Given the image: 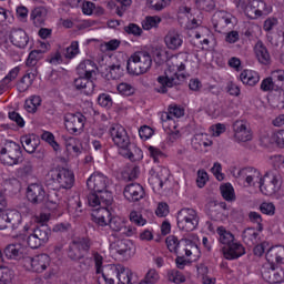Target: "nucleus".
I'll return each instance as SVG.
<instances>
[{"mask_svg": "<svg viewBox=\"0 0 284 284\" xmlns=\"http://www.w3.org/2000/svg\"><path fill=\"white\" fill-rule=\"evenodd\" d=\"M106 77L116 81V79H121L123 77V67L121 64H111L106 68Z\"/></svg>", "mask_w": 284, "mask_h": 284, "instance_id": "43", "label": "nucleus"}, {"mask_svg": "<svg viewBox=\"0 0 284 284\" xmlns=\"http://www.w3.org/2000/svg\"><path fill=\"white\" fill-rule=\"evenodd\" d=\"M220 192L224 201L232 203L236 201V194L234 193V186L231 183H224L220 186Z\"/></svg>", "mask_w": 284, "mask_h": 284, "instance_id": "37", "label": "nucleus"}, {"mask_svg": "<svg viewBox=\"0 0 284 284\" xmlns=\"http://www.w3.org/2000/svg\"><path fill=\"white\" fill-rule=\"evenodd\" d=\"M242 10H244L248 19H258L260 17L257 9L254 7V0L247 3Z\"/></svg>", "mask_w": 284, "mask_h": 284, "instance_id": "55", "label": "nucleus"}, {"mask_svg": "<svg viewBox=\"0 0 284 284\" xmlns=\"http://www.w3.org/2000/svg\"><path fill=\"white\" fill-rule=\"evenodd\" d=\"M111 219L110 206H101L97 210L95 214H92L93 223H97L100 227H105Z\"/></svg>", "mask_w": 284, "mask_h": 284, "instance_id": "21", "label": "nucleus"}, {"mask_svg": "<svg viewBox=\"0 0 284 284\" xmlns=\"http://www.w3.org/2000/svg\"><path fill=\"white\" fill-rule=\"evenodd\" d=\"M162 19L159 16H148L142 21L143 30H152V28H159V23H161Z\"/></svg>", "mask_w": 284, "mask_h": 284, "instance_id": "44", "label": "nucleus"}, {"mask_svg": "<svg viewBox=\"0 0 284 284\" xmlns=\"http://www.w3.org/2000/svg\"><path fill=\"white\" fill-rule=\"evenodd\" d=\"M233 132L236 141L242 143L252 141V130L250 129V125L243 122V120H237L233 123Z\"/></svg>", "mask_w": 284, "mask_h": 284, "instance_id": "15", "label": "nucleus"}, {"mask_svg": "<svg viewBox=\"0 0 284 284\" xmlns=\"http://www.w3.org/2000/svg\"><path fill=\"white\" fill-rule=\"evenodd\" d=\"M24 263L30 265L33 272L41 274L50 266V256L48 254H40L34 257L27 256L24 257Z\"/></svg>", "mask_w": 284, "mask_h": 284, "instance_id": "12", "label": "nucleus"}, {"mask_svg": "<svg viewBox=\"0 0 284 284\" xmlns=\"http://www.w3.org/2000/svg\"><path fill=\"white\" fill-rule=\"evenodd\" d=\"M41 139H42V141H45V143L51 145V148H53L54 152H59V150H61V145L57 143V140H54V134L52 132L44 131L41 134Z\"/></svg>", "mask_w": 284, "mask_h": 284, "instance_id": "46", "label": "nucleus"}, {"mask_svg": "<svg viewBox=\"0 0 284 284\" xmlns=\"http://www.w3.org/2000/svg\"><path fill=\"white\" fill-rule=\"evenodd\" d=\"M98 103L101 108H106L109 110V108H112V97H110V94L102 93L98 98Z\"/></svg>", "mask_w": 284, "mask_h": 284, "instance_id": "63", "label": "nucleus"}, {"mask_svg": "<svg viewBox=\"0 0 284 284\" xmlns=\"http://www.w3.org/2000/svg\"><path fill=\"white\" fill-rule=\"evenodd\" d=\"M237 178L244 180L250 186L254 185V179H258V181L262 179L261 172L252 166L241 169L237 172Z\"/></svg>", "mask_w": 284, "mask_h": 284, "instance_id": "23", "label": "nucleus"}, {"mask_svg": "<svg viewBox=\"0 0 284 284\" xmlns=\"http://www.w3.org/2000/svg\"><path fill=\"white\" fill-rule=\"evenodd\" d=\"M266 265H271V267H274V265H281L284 261V246L283 245H276L272 246L266 252Z\"/></svg>", "mask_w": 284, "mask_h": 284, "instance_id": "17", "label": "nucleus"}, {"mask_svg": "<svg viewBox=\"0 0 284 284\" xmlns=\"http://www.w3.org/2000/svg\"><path fill=\"white\" fill-rule=\"evenodd\" d=\"M74 245H77V247L79 250H81V252H90V247H92V240H90V237L88 236H83V237H77L73 241H71Z\"/></svg>", "mask_w": 284, "mask_h": 284, "instance_id": "42", "label": "nucleus"}, {"mask_svg": "<svg viewBox=\"0 0 284 284\" xmlns=\"http://www.w3.org/2000/svg\"><path fill=\"white\" fill-rule=\"evenodd\" d=\"M45 185L51 190H72L74 172L65 168L51 169L45 175Z\"/></svg>", "mask_w": 284, "mask_h": 284, "instance_id": "2", "label": "nucleus"}, {"mask_svg": "<svg viewBox=\"0 0 284 284\" xmlns=\"http://www.w3.org/2000/svg\"><path fill=\"white\" fill-rule=\"evenodd\" d=\"M21 145L28 154H34L37 148L41 145V139L37 134H26L20 138Z\"/></svg>", "mask_w": 284, "mask_h": 284, "instance_id": "20", "label": "nucleus"}, {"mask_svg": "<svg viewBox=\"0 0 284 284\" xmlns=\"http://www.w3.org/2000/svg\"><path fill=\"white\" fill-rule=\"evenodd\" d=\"M258 183L261 192L266 196L274 194V192L278 190V179L272 173H265V175L260 179Z\"/></svg>", "mask_w": 284, "mask_h": 284, "instance_id": "13", "label": "nucleus"}, {"mask_svg": "<svg viewBox=\"0 0 284 284\" xmlns=\"http://www.w3.org/2000/svg\"><path fill=\"white\" fill-rule=\"evenodd\" d=\"M126 72L133 74V77H139L140 74H145V70L141 67L140 62L132 60V55L126 62Z\"/></svg>", "mask_w": 284, "mask_h": 284, "instance_id": "38", "label": "nucleus"}, {"mask_svg": "<svg viewBox=\"0 0 284 284\" xmlns=\"http://www.w3.org/2000/svg\"><path fill=\"white\" fill-rule=\"evenodd\" d=\"M181 79H185L184 74H179L174 68L169 67L164 71L163 75L158 77V83H160V94H168V88H174V85H181Z\"/></svg>", "mask_w": 284, "mask_h": 284, "instance_id": "4", "label": "nucleus"}, {"mask_svg": "<svg viewBox=\"0 0 284 284\" xmlns=\"http://www.w3.org/2000/svg\"><path fill=\"white\" fill-rule=\"evenodd\" d=\"M6 148H8V154H11V156H22L21 145H19L17 142L7 141Z\"/></svg>", "mask_w": 284, "mask_h": 284, "instance_id": "53", "label": "nucleus"}, {"mask_svg": "<svg viewBox=\"0 0 284 284\" xmlns=\"http://www.w3.org/2000/svg\"><path fill=\"white\" fill-rule=\"evenodd\" d=\"M19 67L13 68L0 82V92L6 88V85H9L19 77Z\"/></svg>", "mask_w": 284, "mask_h": 284, "instance_id": "45", "label": "nucleus"}, {"mask_svg": "<svg viewBox=\"0 0 284 284\" xmlns=\"http://www.w3.org/2000/svg\"><path fill=\"white\" fill-rule=\"evenodd\" d=\"M124 32H126V34H133V37H141V34H143V29L136 23H129L124 27Z\"/></svg>", "mask_w": 284, "mask_h": 284, "instance_id": "59", "label": "nucleus"}, {"mask_svg": "<svg viewBox=\"0 0 284 284\" xmlns=\"http://www.w3.org/2000/svg\"><path fill=\"white\" fill-rule=\"evenodd\" d=\"M88 203L91 207H110L114 203V195L109 189L98 191L97 193H89Z\"/></svg>", "mask_w": 284, "mask_h": 284, "instance_id": "6", "label": "nucleus"}, {"mask_svg": "<svg viewBox=\"0 0 284 284\" xmlns=\"http://www.w3.org/2000/svg\"><path fill=\"white\" fill-rule=\"evenodd\" d=\"M53 194H54V196H52V194L45 193V201H44V203H42L50 210H57V207L59 205V197L57 196V193H53Z\"/></svg>", "mask_w": 284, "mask_h": 284, "instance_id": "57", "label": "nucleus"}, {"mask_svg": "<svg viewBox=\"0 0 284 284\" xmlns=\"http://www.w3.org/2000/svg\"><path fill=\"white\" fill-rule=\"evenodd\" d=\"M77 72L79 77L93 79V77H97V72H99V67L92 60H84L78 65Z\"/></svg>", "mask_w": 284, "mask_h": 284, "instance_id": "19", "label": "nucleus"}, {"mask_svg": "<svg viewBox=\"0 0 284 284\" xmlns=\"http://www.w3.org/2000/svg\"><path fill=\"white\" fill-rule=\"evenodd\" d=\"M64 125L69 134H74L79 136L83 132L85 126V115L81 112L78 113H67L64 115Z\"/></svg>", "mask_w": 284, "mask_h": 284, "instance_id": "7", "label": "nucleus"}, {"mask_svg": "<svg viewBox=\"0 0 284 284\" xmlns=\"http://www.w3.org/2000/svg\"><path fill=\"white\" fill-rule=\"evenodd\" d=\"M48 17V9L44 7L34 8L31 12V19L37 28L45 26V19Z\"/></svg>", "mask_w": 284, "mask_h": 284, "instance_id": "31", "label": "nucleus"}, {"mask_svg": "<svg viewBox=\"0 0 284 284\" xmlns=\"http://www.w3.org/2000/svg\"><path fill=\"white\" fill-rule=\"evenodd\" d=\"M116 90L123 97H132V94L136 92V90L134 89V87H132V84L125 83V82L120 83Z\"/></svg>", "mask_w": 284, "mask_h": 284, "instance_id": "50", "label": "nucleus"}, {"mask_svg": "<svg viewBox=\"0 0 284 284\" xmlns=\"http://www.w3.org/2000/svg\"><path fill=\"white\" fill-rule=\"evenodd\" d=\"M3 254L6 258L19 261V258H23V252L21 248L17 247L16 244H9L6 246Z\"/></svg>", "mask_w": 284, "mask_h": 284, "instance_id": "35", "label": "nucleus"}, {"mask_svg": "<svg viewBox=\"0 0 284 284\" xmlns=\"http://www.w3.org/2000/svg\"><path fill=\"white\" fill-rule=\"evenodd\" d=\"M43 52L42 50H33L29 53V57L27 59V65L29 68H32L33 65H37V61L43 59Z\"/></svg>", "mask_w": 284, "mask_h": 284, "instance_id": "48", "label": "nucleus"}, {"mask_svg": "<svg viewBox=\"0 0 284 284\" xmlns=\"http://www.w3.org/2000/svg\"><path fill=\"white\" fill-rule=\"evenodd\" d=\"M67 256L70 258V261H82V258H85V255L81 252V248H79L78 245L73 244L72 242L69 244L67 250Z\"/></svg>", "mask_w": 284, "mask_h": 284, "instance_id": "40", "label": "nucleus"}, {"mask_svg": "<svg viewBox=\"0 0 284 284\" xmlns=\"http://www.w3.org/2000/svg\"><path fill=\"white\" fill-rule=\"evenodd\" d=\"M262 277L266 283L276 284L283 283L284 281V271L278 268L276 265L265 264L262 270Z\"/></svg>", "mask_w": 284, "mask_h": 284, "instance_id": "11", "label": "nucleus"}, {"mask_svg": "<svg viewBox=\"0 0 284 284\" xmlns=\"http://www.w3.org/2000/svg\"><path fill=\"white\" fill-rule=\"evenodd\" d=\"M183 242L185 243V245H192V240L185 239L179 241V237H176L175 235H170L165 240L168 250L174 252V254H179V245H181V243Z\"/></svg>", "mask_w": 284, "mask_h": 284, "instance_id": "33", "label": "nucleus"}, {"mask_svg": "<svg viewBox=\"0 0 284 284\" xmlns=\"http://www.w3.org/2000/svg\"><path fill=\"white\" fill-rule=\"evenodd\" d=\"M14 271L8 266L4 258L0 260V284H12Z\"/></svg>", "mask_w": 284, "mask_h": 284, "instance_id": "28", "label": "nucleus"}, {"mask_svg": "<svg viewBox=\"0 0 284 284\" xmlns=\"http://www.w3.org/2000/svg\"><path fill=\"white\" fill-rule=\"evenodd\" d=\"M164 42L169 50H179L183 45V39H181V33L175 29H171L164 37Z\"/></svg>", "mask_w": 284, "mask_h": 284, "instance_id": "24", "label": "nucleus"}, {"mask_svg": "<svg viewBox=\"0 0 284 284\" xmlns=\"http://www.w3.org/2000/svg\"><path fill=\"white\" fill-rule=\"evenodd\" d=\"M10 41L16 48H26L28 45L30 38L26 30L23 29H12L10 33Z\"/></svg>", "mask_w": 284, "mask_h": 284, "instance_id": "22", "label": "nucleus"}, {"mask_svg": "<svg viewBox=\"0 0 284 284\" xmlns=\"http://www.w3.org/2000/svg\"><path fill=\"white\" fill-rule=\"evenodd\" d=\"M178 219H199V214L194 209H182L178 212Z\"/></svg>", "mask_w": 284, "mask_h": 284, "instance_id": "58", "label": "nucleus"}, {"mask_svg": "<svg viewBox=\"0 0 284 284\" xmlns=\"http://www.w3.org/2000/svg\"><path fill=\"white\" fill-rule=\"evenodd\" d=\"M195 3L200 10H204L205 12H212L216 8L214 0H196Z\"/></svg>", "mask_w": 284, "mask_h": 284, "instance_id": "51", "label": "nucleus"}, {"mask_svg": "<svg viewBox=\"0 0 284 284\" xmlns=\"http://www.w3.org/2000/svg\"><path fill=\"white\" fill-rule=\"evenodd\" d=\"M73 85L75 90H79L82 94H85L87 97H90L94 93V81H92V78H87L79 75L73 82Z\"/></svg>", "mask_w": 284, "mask_h": 284, "instance_id": "18", "label": "nucleus"}, {"mask_svg": "<svg viewBox=\"0 0 284 284\" xmlns=\"http://www.w3.org/2000/svg\"><path fill=\"white\" fill-rule=\"evenodd\" d=\"M109 134L116 148H120V154L129 161H136L134 154L141 152V149L136 148V144L130 142V135L125 128L120 124H113L109 129Z\"/></svg>", "mask_w": 284, "mask_h": 284, "instance_id": "1", "label": "nucleus"}, {"mask_svg": "<svg viewBox=\"0 0 284 284\" xmlns=\"http://www.w3.org/2000/svg\"><path fill=\"white\" fill-rule=\"evenodd\" d=\"M27 199L32 205L45 203V189L41 183H31L27 187Z\"/></svg>", "mask_w": 284, "mask_h": 284, "instance_id": "9", "label": "nucleus"}, {"mask_svg": "<svg viewBox=\"0 0 284 284\" xmlns=\"http://www.w3.org/2000/svg\"><path fill=\"white\" fill-rule=\"evenodd\" d=\"M19 159H21V155L8 154L0 156L1 163H3V165H9L10 168H12V165H19Z\"/></svg>", "mask_w": 284, "mask_h": 284, "instance_id": "54", "label": "nucleus"}, {"mask_svg": "<svg viewBox=\"0 0 284 284\" xmlns=\"http://www.w3.org/2000/svg\"><path fill=\"white\" fill-rule=\"evenodd\" d=\"M242 237L245 245H247L248 247H254V245L258 243V232H256V229L254 227H248L244 230Z\"/></svg>", "mask_w": 284, "mask_h": 284, "instance_id": "34", "label": "nucleus"}, {"mask_svg": "<svg viewBox=\"0 0 284 284\" xmlns=\"http://www.w3.org/2000/svg\"><path fill=\"white\" fill-rule=\"evenodd\" d=\"M32 232L44 245L50 241V236H52V230L48 224H39L33 227Z\"/></svg>", "mask_w": 284, "mask_h": 284, "instance_id": "32", "label": "nucleus"}, {"mask_svg": "<svg viewBox=\"0 0 284 284\" xmlns=\"http://www.w3.org/2000/svg\"><path fill=\"white\" fill-rule=\"evenodd\" d=\"M223 256L226 261H235L236 258H241L245 254V247L243 244L233 241L232 244L224 246L222 248Z\"/></svg>", "mask_w": 284, "mask_h": 284, "instance_id": "16", "label": "nucleus"}, {"mask_svg": "<svg viewBox=\"0 0 284 284\" xmlns=\"http://www.w3.org/2000/svg\"><path fill=\"white\" fill-rule=\"evenodd\" d=\"M34 79H37V75L34 73L24 74L18 82V91L28 92L29 88L32 85V83H34Z\"/></svg>", "mask_w": 284, "mask_h": 284, "instance_id": "36", "label": "nucleus"}, {"mask_svg": "<svg viewBox=\"0 0 284 284\" xmlns=\"http://www.w3.org/2000/svg\"><path fill=\"white\" fill-rule=\"evenodd\" d=\"M168 6H170V0H150L151 10H156V12H161Z\"/></svg>", "mask_w": 284, "mask_h": 284, "instance_id": "61", "label": "nucleus"}, {"mask_svg": "<svg viewBox=\"0 0 284 284\" xmlns=\"http://www.w3.org/2000/svg\"><path fill=\"white\" fill-rule=\"evenodd\" d=\"M124 197L130 203H136L145 196V190L139 183H131L124 187Z\"/></svg>", "mask_w": 284, "mask_h": 284, "instance_id": "14", "label": "nucleus"}, {"mask_svg": "<svg viewBox=\"0 0 284 284\" xmlns=\"http://www.w3.org/2000/svg\"><path fill=\"white\" fill-rule=\"evenodd\" d=\"M139 174H140L139 166L126 168L122 172V176L126 181H134L135 179H139Z\"/></svg>", "mask_w": 284, "mask_h": 284, "instance_id": "49", "label": "nucleus"}, {"mask_svg": "<svg viewBox=\"0 0 284 284\" xmlns=\"http://www.w3.org/2000/svg\"><path fill=\"white\" fill-rule=\"evenodd\" d=\"M27 243L31 247V250H39V247L43 246L44 244L41 240L34 235V233H30L27 237Z\"/></svg>", "mask_w": 284, "mask_h": 284, "instance_id": "56", "label": "nucleus"}, {"mask_svg": "<svg viewBox=\"0 0 284 284\" xmlns=\"http://www.w3.org/2000/svg\"><path fill=\"white\" fill-rule=\"evenodd\" d=\"M272 141L276 143L277 148H284V130H277L272 135Z\"/></svg>", "mask_w": 284, "mask_h": 284, "instance_id": "64", "label": "nucleus"}, {"mask_svg": "<svg viewBox=\"0 0 284 284\" xmlns=\"http://www.w3.org/2000/svg\"><path fill=\"white\" fill-rule=\"evenodd\" d=\"M79 53V42L73 41L71 42L70 47L65 49L64 57L65 59H74Z\"/></svg>", "mask_w": 284, "mask_h": 284, "instance_id": "60", "label": "nucleus"}, {"mask_svg": "<svg viewBox=\"0 0 284 284\" xmlns=\"http://www.w3.org/2000/svg\"><path fill=\"white\" fill-rule=\"evenodd\" d=\"M108 225L112 230V232H115L111 234L113 239H119L118 233H120V236H134V234H136V229L125 225V221H123V219H121L120 216L111 217Z\"/></svg>", "mask_w": 284, "mask_h": 284, "instance_id": "8", "label": "nucleus"}, {"mask_svg": "<svg viewBox=\"0 0 284 284\" xmlns=\"http://www.w3.org/2000/svg\"><path fill=\"white\" fill-rule=\"evenodd\" d=\"M110 250L113 254H118L122 261H130L136 254V247L132 241L122 239L116 240L110 244Z\"/></svg>", "mask_w": 284, "mask_h": 284, "instance_id": "5", "label": "nucleus"}, {"mask_svg": "<svg viewBox=\"0 0 284 284\" xmlns=\"http://www.w3.org/2000/svg\"><path fill=\"white\" fill-rule=\"evenodd\" d=\"M34 172V165H32V162L27 161L23 163L22 166L17 169L16 175L18 179H28V176H32V173Z\"/></svg>", "mask_w": 284, "mask_h": 284, "instance_id": "41", "label": "nucleus"}, {"mask_svg": "<svg viewBox=\"0 0 284 284\" xmlns=\"http://www.w3.org/2000/svg\"><path fill=\"white\" fill-rule=\"evenodd\" d=\"M155 214L160 219L168 216L170 214V205H168V203H165V202H160L155 210Z\"/></svg>", "mask_w": 284, "mask_h": 284, "instance_id": "62", "label": "nucleus"}, {"mask_svg": "<svg viewBox=\"0 0 284 284\" xmlns=\"http://www.w3.org/2000/svg\"><path fill=\"white\" fill-rule=\"evenodd\" d=\"M110 180L103 173H93L87 180V187L91 191V194H97L103 190H108Z\"/></svg>", "mask_w": 284, "mask_h": 284, "instance_id": "10", "label": "nucleus"}, {"mask_svg": "<svg viewBox=\"0 0 284 284\" xmlns=\"http://www.w3.org/2000/svg\"><path fill=\"white\" fill-rule=\"evenodd\" d=\"M23 216H21V213L19 211L7 212V223L8 230L10 232H17V230H19V227L21 226Z\"/></svg>", "mask_w": 284, "mask_h": 284, "instance_id": "27", "label": "nucleus"}, {"mask_svg": "<svg viewBox=\"0 0 284 284\" xmlns=\"http://www.w3.org/2000/svg\"><path fill=\"white\" fill-rule=\"evenodd\" d=\"M178 227L183 232H194L199 227V217H178Z\"/></svg>", "mask_w": 284, "mask_h": 284, "instance_id": "30", "label": "nucleus"}, {"mask_svg": "<svg viewBox=\"0 0 284 284\" xmlns=\"http://www.w3.org/2000/svg\"><path fill=\"white\" fill-rule=\"evenodd\" d=\"M217 234L220 236L219 241L222 245H226V247L232 245L234 241V234H232V232L225 230L223 226H220L217 227Z\"/></svg>", "mask_w": 284, "mask_h": 284, "instance_id": "39", "label": "nucleus"}, {"mask_svg": "<svg viewBox=\"0 0 284 284\" xmlns=\"http://www.w3.org/2000/svg\"><path fill=\"white\" fill-rule=\"evenodd\" d=\"M253 8H256L260 17H263V14H270L272 12V7H267V3H265L263 0H254Z\"/></svg>", "mask_w": 284, "mask_h": 284, "instance_id": "47", "label": "nucleus"}, {"mask_svg": "<svg viewBox=\"0 0 284 284\" xmlns=\"http://www.w3.org/2000/svg\"><path fill=\"white\" fill-rule=\"evenodd\" d=\"M115 1L118 3L115 14H118V17H123V14H125V12L128 11V8L132 6V0H115Z\"/></svg>", "mask_w": 284, "mask_h": 284, "instance_id": "52", "label": "nucleus"}, {"mask_svg": "<svg viewBox=\"0 0 284 284\" xmlns=\"http://www.w3.org/2000/svg\"><path fill=\"white\" fill-rule=\"evenodd\" d=\"M99 284H132V271L130 268L118 264L110 265L102 277L98 280Z\"/></svg>", "mask_w": 284, "mask_h": 284, "instance_id": "3", "label": "nucleus"}, {"mask_svg": "<svg viewBox=\"0 0 284 284\" xmlns=\"http://www.w3.org/2000/svg\"><path fill=\"white\" fill-rule=\"evenodd\" d=\"M255 57L262 65H270L272 58L270 55V51L267 50V47L263 43V41H257L255 47Z\"/></svg>", "mask_w": 284, "mask_h": 284, "instance_id": "25", "label": "nucleus"}, {"mask_svg": "<svg viewBox=\"0 0 284 284\" xmlns=\"http://www.w3.org/2000/svg\"><path fill=\"white\" fill-rule=\"evenodd\" d=\"M240 80L244 85H250L251 88H254L258 81H261V75H258V72L252 71V70H244L240 74Z\"/></svg>", "mask_w": 284, "mask_h": 284, "instance_id": "29", "label": "nucleus"}, {"mask_svg": "<svg viewBox=\"0 0 284 284\" xmlns=\"http://www.w3.org/2000/svg\"><path fill=\"white\" fill-rule=\"evenodd\" d=\"M132 61H136L148 72L152 68V55L148 51H136L131 55Z\"/></svg>", "mask_w": 284, "mask_h": 284, "instance_id": "26", "label": "nucleus"}]
</instances>
